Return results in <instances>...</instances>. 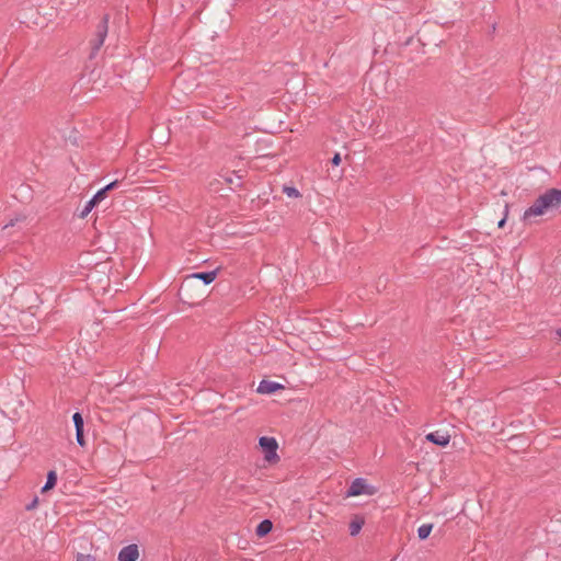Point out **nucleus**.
Instances as JSON below:
<instances>
[{
    "label": "nucleus",
    "mask_w": 561,
    "mask_h": 561,
    "mask_svg": "<svg viewBox=\"0 0 561 561\" xmlns=\"http://www.w3.org/2000/svg\"><path fill=\"white\" fill-rule=\"evenodd\" d=\"M76 559L77 561H95L93 556L83 553H78Z\"/></svg>",
    "instance_id": "nucleus-17"
},
{
    "label": "nucleus",
    "mask_w": 561,
    "mask_h": 561,
    "mask_svg": "<svg viewBox=\"0 0 561 561\" xmlns=\"http://www.w3.org/2000/svg\"><path fill=\"white\" fill-rule=\"evenodd\" d=\"M433 524H423L417 528V537L420 540H425L428 538L433 530Z\"/></svg>",
    "instance_id": "nucleus-12"
},
{
    "label": "nucleus",
    "mask_w": 561,
    "mask_h": 561,
    "mask_svg": "<svg viewBox=\"0 0 561 561\" xmlns=\"http://www.w3.org/2000/svg\"><path fill=\"white\" fill-rule=\"evenodd\" d=\"M507 213H508V207L507 205L505 206V214H504V217L497 222V227L499 228H503L505 226V222H506V218H507Z\"/></svg>",
    "instance_id": "nucleus-19"
},
{
    "label": "nucleus",
    "mask_w": 561,
    "mask_h": 561,
    "mask_svg": "<svg viewBox=\"0 0 561 561\" xmlns=\"http://www.w3.org/2000/svg\"><path fill=\"white\" fill-rule=\"evenodd\" d=\"M259 445L261 451L265 454V456H276L278 449V442L274 437L262 436L259 439Z\"/></svg>",
    "instance_id": "nucleus-4"
},
{
    "label": "nucleus",
    "mask_w": 561,
    "mask_h": 561,
    "mask_svg": "<svg viewBox=\"0 0 561 561\" xmlns=\"http://www.w3.org/2000/svg\"><path fill=\"white\" fill-rule=\"evenodd\" d=\"M106 190H100L92 198V202H95V205H99L106 197Z\"/></svg>",
    "instance_id": "nucleus-16"
},
{
    "label": "nucleus",
    "mask_w": 561,
    "mask_h": 561,
    "mask_svg": "<svg viewBox=\"0 0 561 561\" xmlns=\"http://www.w3.org/2000/svg\"><path fill=\"white\" fill-rule=\"evenodd\" d=\"M365 524V520L363 517L360 516H355L351 523H350V526H348V530H350V535L352 537H355L359 534V531L362 530L363 526Z\"/></svg>",
    "instance_id": "nucleus-11"
},
{
    "label": "nucleus",
    "mask_w": 561,
    "mask_h": 561,
    "mask_svg": "<svg viewBox=\"0 0 561 561\" xmlns=\"http://www.w3.org/2000/svg\"><path fill=\"white\" fill-rule=\"evenodd\" d=\"M216 276H217L216 271H211V272H207V273H194V274L190 275L186 278V280L197 278V279H202L205 283V285H208L216 279Z\"/></svg>",
    "instance_id": "nucleus-9"
},
{
    "label": "nucleus",
    "mask_w": 561,
    "mask_h": 561,
    "mask_svg": "<svg viewBox=\"0 0 561 561\" xmlns=\"http://www.w3.org/2000/svg\"><path fill=\"white\" fill-rule=\"evenodd\" d=\"M377 488L368 484L364 478H356L352 481L351 485L346 491V496H358V495H374L377 493Z\"/></svg>",
    "instance_id": "nucleus-2"
},
{
    "label": "nucleus",
    "mask_w": 561,
    "mask_h": 561,
    "mask_svg": "<svg viewBox=\"0 0 561 561\" xmlns=\"http://www.w3.org/2000/svg\"><path fill=\"white\" fill-rule=\"evenodd\" d=\"M263 459V467H266L267 465H276L280 458H262Z\"/></svg>",
    "instance_id": "nucleus-18"
},
{
    "label": "nucleus",
    "mask_w": 561,
    "mask_h": 561,
    "mask_svg": "<svg viewBox=\"0 0 561 561\" xmlns=\"http://www.w3.org/2000/svg\"><path fill=\"white\" fill-rule=\"evenodd\" d=\"M283 192L289 198H299L301 196L300 192L294 186H284Z\"/></svg>",
    "instance_id": "nucleus-13"
},
{
    "label": "nucleus",
    "mask_w": 561,
    "mask_h": 561,
    "mask_svg": "<svg viewBox=\"0 0 561 561\" xmlns=\"http://www.w3.org/2000/svg\"><path fill=\"white\" fill-rule=\"evenodd\" d=\"M273 529V523L270 519H263L255 528V535L259 538L267 536Z\"/></svg>",
    "instance_id": "nucleus-7"
},
{
    "label": "nucleus",
    "mask_w": 561,
    "mask_h": 561,
    "mask_svg": "<svg viewBox=\"0 0 561 561\" xmlns=\"http://www.w3.org/2000/svg\"><path fill=\"white\" fill-rule=\"evenodd\" d=\"M57 472L56 470H49L47 472V478L45 484L42 486L41 492L47 493L48 491L53 490L57 484Z\"/></svg>",
    "instance_id": "nucleus-8"
},
{
    "label": "nucleus",
    "mask_w": 561,
    "mask_h": 561,
    "mask_svg": "<svg viewBox=\"0 0 561 561\" xmlns=\"http://www.w3.org/2000/svg\"><path fill=\"white\" fill-rule=\"evenodd\" d=\"M557 335L561 340V329L557 331Z\"/></svg>",
    "instance_id": "nucleus-23"
},
{
    "label": "nucleus",
    "mask_w": 561,
    "mask_h": 561,
    "mask_svg": "<svg viewBox=\"0 0 561 561\" xmlns=\"http://www.w3.org/2000/svg\"><path fill=\"white\" fill-rule=\"evenodd\" d=\"M332 164L337 167L340 163H341V156L340 153H335L334 157L332 158Z\"/></svg>",
    "instance_id": "nucleus-21"
},
{
    "label": "nucleus",
    "mask_w": 561,
    "mask_h": 561,
    "mask_svg": "<svg viewBox=\"0 0 561 561\" xmlns=\"http://www.w3.org/2000/svg\"><path fill=\"white\" fill-rule=\"evenodd\" d=\"M139 558V548L136 543L123 547L117 556V561H137Z\"/></svg>",
    "instance_id": "nucleus-5"
},
{
    "label": "nucleus",
    "mask_w": 561,
    "mask_h": 561,
    "mask_svg": "<svg viewBox=\"0 0 561 561\" xmlns=\"http://www.w3.org/2000/svg\"><path fill=\"white\" fill-rule=\"evenodd\" d=\"M117 185V181H114V182H111L110 184H107L105 187H103V190H106V193L111 190H113L115 186Z\"/></svg>",
    "instance_id": "nucleus-22"
},
{
    "label": "nucleus",
    "mask_w": 561,
    "mask_h": 561,
    "mask_svg": "<svg viewBox=\"0 0 561 561\" xmlns=\"http://www.w3.org/2000/svg\"><path fill=\"white\" fill-rule=\"evenodd\" d=\"M7 316H8L7 309L0 308V327L2 329H7L10 327V323L7 321Z\"/></svg>",
    "instance_id": "nucleus-15"
},
{
    "label": "nucleus",
    "mask_w": 561,
    "mask_h": 561,
    "mask_svg": "<svg viewBox=\"0 0 561 561\" xmlns=\"http://www.w3.org/2000/svg\"><path fill=\"white\" fill-rule=\"evenodd\" d=\"M451 435L447 430H437L435 432L428 433L425 438L422 440V447L426 445V443H432L440 447H445L449 444Z\"/></svg>",
    "instance_id": "nucleus-3"
},
{
    "label": "nucleus",
    "mask_w": 561,
    "mask_h": 561,
    "mask_svg": "<svg viewBox=\"0 0 561 561\" xmlns=\"http://www.w3.org/2000/svg\"><path fill=\"white\" fill-rule=\"evenodd\" d=\"M280 389H284L283 385L272 380L264 379L260 382L256 391L261 394H272Z\"/></svg>",
    "instance_id": "nucleus-6"
},
{
    "label": "nucleus",
    "mask_w": 561,
    "mask_h": 561,
    "mask_svg": "<svg viewBox=\"0 0 561 561\" xmlns=\"http://www.w3.org/2000/svg\"><path fill=\"white\" fill-rule=\"evenodd\" d=\"M37 504H38V497H34L33 501L31 503H28L25 508L27 511H32L37 506Z\"/></svg>",
    "instance_id": "nucleus-20"
},
{
    "label": "nucleus",
    "mask_w": 561,
    "mask_h": 561,
    "mask_svg": "<svg viewBox=\"0 0 561 561\" xmlns=\"http://www.w3.org/2000/svg\"><path fill=\"white\" fill-rule=\"evenodd\" d=\"M72 419L76 426L78 443L83 445V419L80 413H75Z\"/></svg>",
    "instance_id": "nucleus-10"
},
{
    "label": "nucleus",
    "mask_w": 561,
    "mask_h": 561,
    "mask_svg": "<svg viewBox=\"0 0 561 561\" xmlns=\"http://www.w3.org/2000/svg\"><path fill=\"white\" fill-rule=\"evenodd\" d=\"M95 202H92L91 199L85 204L83 210L81 211L80 214V217L81 218H85L90 213L91 210L95 207Z\"/></svg>",
    "instance_id": "nucleus-14"
},
{
    "label": "nucleus",
    "mask_w": 561,
    "mask_h": 561,
    "mask_svg": "<svg viewBox=\"0 0 561 561\" xmlns=\"http://www.w3.org/2000/svg\"><path fill=\"white\" fill-rule=\"evenodd\" d=\"M561 205V190L551 188L540 195L535 203L525 211L524 219L548 215Z\"/></svg>",
    "instance_id": "nucleus-1"
}]
</instances>
